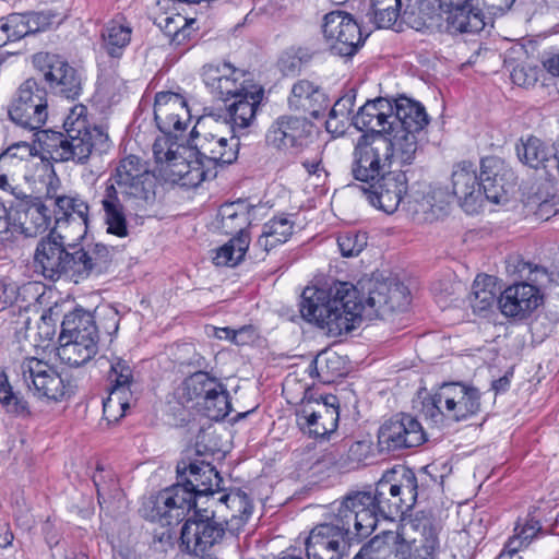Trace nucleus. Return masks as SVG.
Listing matches in <instances>:
<instances>
[{"mask_svg": "<svg viewBox=\"0 0 559 559\" xmlns=\"http://www.w3.org/2000/svg\"><path fill=\"white\" fill-rule=\"evenodd\" d=\"M443 8L447 9L445 31L449 34L478 33L484 29V13L474 2Z\"/></svg>", "mask_w": 559, "mask_h": 559, "instance_id": "2f4dec72", "label": "nucleus"}, {"mask_svg": "<svg viewBox=\"0 0 559 559\" xmlns=\"http://www.w3.org/2000/svg\"><path fill=\"white\" fill-rule=\"evenodd\" d=\"M105 212L107 233L117 237H127L129 234L123 205L118 197V191L111 183H107L102 200Z\"/></svg>", "mask_w": 559, "mask_h": 559, "instance_id": "58836bf2", "label": "nucleus"}, {"mask_svg": "<svg viewBox=\"0 0 559 559\" xmlns=\"http://www.w3.org/2000/svg\"><path fill=\"white\" fill-rule=\"evenodd\" d=\"M48 86L53 94L75 100L82 93V79L78 70L70 64L63 69V74L48 83Z\"/></svg>", "mask_w": 559, "mask_h": 559, "instance_id": "a18cd8bd", "label": "nucleus"}, {"mask_svg": "<svg viewBox=\"0 0 559 559\" xmlns=\"http://www.w3.org/2000/svg\"><path fill=\"white\" fill-rule=\"evenodd\" d=\"M8 114L22 128L39 129L48 117L46 90L35 79H27L20 85Z\"/></svg>", "mask_w": 559, "mask_h": 559, "instance_id": "ddd939ff", "label": "nucleus"}, {"mask_svg": "<svg viewBox=\"0 0 559 559\" xmlns=\"http://www.w3.org/2000/svg\"><path fill=\"white\" fill-rule=\"evenodd\" d=\"M439 397L444 399L448 420L463 421L477 415L481 407L480 391L462 381L442 382Z\"/></svg>", "mask_w": 559, "mask_h": 559, "instance_id": "6ab92c4d", "label": "nucleus"}, {"mask_svg": "<svg viewBox=\"0 0 559 559\" xmlns=\"http://www.w3.org/2000/svg\"><path fill=\"white\" fill-rule=\"evenodd\" d=\"M386 135L364 132L355 142L352 153L350 174L359 185L373 181L391 169L392 158Z\"/></svg>", "mask_w": 559, "mask_h": 559, "instance_id": "6e6552de", "label": "nucleus"}, {"mask_svg": "<svg viewBox=\"0 0 559 559\" xmlns=\"http://www.w3.org/2000/svg\"><path fill=\"white\" fill-rule=\"evenodd\" d=\"M543 301L536 285L522 282L507 287L500 293L498 308L508 318L523 320L530 317Z\"/></svg>", "mask_w": 559, "mask_h": 559, "instance_id": "412c9836", "label": "nucleus"}, {"mask_svg": "<svg viewBox=\"0 0 559 559\" xmlns=\"http://www.w3.org/2000/svg\"><path fill=\"white\" fill-rule=\"evenodd\" d=\"M538 512V507L531 506L526 515L523 518L520 516L516 520L514 534L508 539L501 556L504 554L513 556L521 549L528 547L533 540L546 534L540 523Z\"/></svg>", "mask_w": 559, "mask_h": 559, "instance_id": "c85d7f7f", "label": "nucleus"}, {"mask_svg": "<svg viewBox=\"0 0 559 559\" xmlns=\"http://www.w3.org/2000/svg\"><path fill=\"white\" fill-rule=\"evenodd\" d=\"M425 135L413 134L412 132L389 131L386 142L390 144L392 162L396 160L402 166L411 165L421 151V142Z\"/></svg>", "mask_w": 559, "mask_h": 559, "instance_id": "4c0bfd02", "label": "nucleus"}, {"mask_svg": "<svg viewBox=\"0 0 559 559\" xmlns=\"http://www.w3.org/2000/svg\"><path fill=\"white\" fill-rule=\"evenodd\" d=\"M368 535L358 527L357 514L340 501L330 521L317 524L305 540L308 559H343L353 545L360 544Z\"/></svg>", "mask_w": 559, "mask_h": 559, "instance_id": "0eeeda50", "label": "nucleus"}, {"mask_svg": "<svg viewBox=\"0 0 559 559\" xmlns=\"http://www.w3.org/2000/svg\"><path fill=\"white\" fill-rule=\"evenodd\" d=\"M322 33L332 55L352 58L364 46L360 25L345 11H331L323 17Z\"/></svg>", "mask_w": 559, "mask_h": 559, "instance_id": "9b49d317", "label": "nucleus"}, {"mask_svg": "<svg viewBox=\"0 0 559 559\" xmlns=\"http://www.w3.org/2000/svg\"><path fill=\"white\" fill-rule=\"evenodd\" d=\"M311 123L306 118L282 116L265 134L267 145L278 150H300L311 132Z\"/></svg>", "mask_w": 559, "mask_h": 559, "instance_id": "4be33fe9", "label": "nucleus"}, {"mask_svg": "<svg viewBox=\"0 0 559 559\" xmlns=\"http://www.w3.org/2000/svg\"><path fill=\"white\" fill-rule=\"evenodd\" d=\"M368 243L366 231L348 229L338 233L337 246L340 252L345 258L357 257Z\"/></svg>", "mask_w": 559, "mask_h": 559, "instance_id": "4d7b16f0", "label": "nucleus"}, {"mask_svg": "<svg viewBox=\"0 0 559 559\" xmlns=\"http://www.w3.org/2000/svg\"><path fill=\"white\" fill-rule=\"evenodd\" d=\"M313 57V52L306 47H290L278 59V68L286 76L298 74Z\"/></svg>", "mask_w": 559, "mask_h": 559, "instance_id": "603ef678", "label": "nucleus"}, {"mask_svg": "<svg viewBox=\"0 0 559 559\" xmlns=\"http://www.w3.org/2000/svg\"><path fill=\"white\" fill-rule=\"evenodd\" d=\"M11 21H13L11 26L19 40L29 34L43 31L48 25L47 17L43 13H12Z\"/></svg>", "mask_w": 559, "mask_h": 559, "instance_id": "864d4df0", "label": "nucleus"}, {"mask_svg": "<svg viewBox=\"0 0 559 559\" xmlns=\"http://www.w3.org/2000/svg\"><path fill=\"white\" fill-rule=\"evenodd\" d=\"M513 179V173L497 157L483 158L479 175L473 162L461 160L453 165L452 195L457 198V203L466 213L472 214L481 205L483 197L493 203H500Z\"/></svg>", "mask_w": 559, "mask_h": 559, "instance_id": "39448f33", "label": "nucleus"}, {"mask_svg": "<svg viewBox=\"0 0 559 559\" xmlns=\"http://www.w3.org/2000/svg\"><path fill=\"white\" fill-rule=\"evenodd\" d=\"M13 212L7 210L4 204L0 201V242L7 243L13 241L14 231L12 228Z\"/></svg>", "mask_w": 559, "mask_h": 559, "instance_id": "69168bd1", "label": "nucleus"}, {"mask_svg": "<svg viewBox=\"0 0 559 559\" xmlns=\"http://www.w3.org/2000/svg\"><path fill=\"white\" fill-rule=\"evenodd\" d=\"M374 11L373 22L378 28H391L397 21L399 8L394 3H389L385 7H378V3H372Z\"/></svg>", "mask_w": 559, "mask_h": 559, "instance_id": "680f3d73", "label": "nucleus"}, {"mask_svg": "<svg viewBox=\"0 0 559 559\" xmlns=\"http://www.w3.org/2000/svg\"><path fill=\"white\" fill-rule=\"evenodd\" d=\"M229 392L221 384V388L215 391L205 402H198L206 412V416L211 419H224L231 411V403L229 400Z\"/></svg>", "mask_w": 559, "mask_h": 559, "instance_id": "5fc2aeb1", "label": "nucleus"}, {"mask_svg": "<svg viewBox=\"0 0 559 559\" xmlns=\"http://www.w3.org/2000/svg\"><path fill=\"white\" fill-rule=\"evenodd\" d=\"M393 98L377 97L368 99L352 117V123L359 131L380 132L384 135L389 133L385 128L390 127Z\"/></svg>", "mask_w": 559, "mask_h": 559, "instance_id": "b1692460", "label": "nucleus"}, {"mask_svg": "<svg viewBox=\"0 0 559 559\" xmlns=\"http://www.w3.org/2000/svg\"><path fill=\"white\" fill-rule=\"evenodd\" d=\"M249 246L250 237L234 236L216 250L213 263L217 266L234 267L243 260Z\"/></svg>", "mask_w": 559, "mask_h": 559, "instance_id": "79ce46f5", "label": "nucleus"}, {"mask_svg": "<svg viewBox=\"0 0 559 559\" xmlns=\"http://www.w3.org/2000/svg\"><path fill=\"white\" fill-rule=\"evenodd\" d=\"M262 97V88L247 90L239 97L226 104L227 115L225 120L230 124L233 133L245 130L253 122Z\"/></svg>", "mask_w": 559, "mask_h": 559, "instance_id": "c756f323", "label": "nucleus"}, {"mask_svg": "<svg viewBox=\"0 0 559 559\" xmlns=\"http://www.w3.org/2000/svg\"><path fill=\"white\" fill-rule=\"evenodd\" d=\"M242 72L230 63L205 64L202 69V78L210 93L222 99L225 104L239 97L247 91Z\"/></svg>", "mask_w": 559, "mask_h": 559, "instance_id": "aec40b11", "label": "nucleus"}, {"mask_svg": "<svg viewBox=\"0 0 559 559\" xmlns=\"http://www.w3.org/2000/svg\"><path fill=\"white\" fill-rule=\"evenodd\" d=\"M217 503L231 512L229 518L224 519L230 532L238 531L248 521L253 511V504L249 496L241 489H231L228 492L222 493L217 499Z\"/></svg>", "mask_w": 559, "mask_h": 559, "instance_id": "e433bc0d", "label": "nucleus"}, {"mask_svg": "<svg viewBox=\"0 0 559 559\" xmlns=\"http://www.w3.org/2000/svg\"><path fill=\"white\" fill-rule=\"evenodd\" d=\"M519 160L531 168L544 169L551 176L550 158L554 157L555 147L547 145L536 136L520 139L515 146Z\"/></svg>", "mask_w": 559, "mask_h": 559, "instance_id": "473e14b6", "label": "nucleus"}, {"mask_svg": "<svg viewBox=\"0 0 559 559\" xmlns=\"http://www.w3.org/2000/svg\"><path fill=\"white\" fill-rule=\"evenodd\" d=\"M14 201L10 209L13 212L12 228L15 234L25 237H37L45 233L51 222L50 210L40 198L25 193L23 190H13Z\"/></svg>", "mask_w": 559, "mask_h": 559, "instance_id": "2eb2a0df", "label": "nucleus"}, {"mask_svg": "<svg viewBox=\"0 0 559 559\" xmlns=\"http://www.w3.org/2000/svg\"><path fill=\"white\" fill-rule=\"evenodd\" d=\"M423 414L435 424H443L448 419L444 399L439 397V389L423 401Z\"/></svg>", "mask_w": 559, "mask_h": 559, "instance_id": "052dcab7", "label": "nucleus"}, {"mask_svg": "<svg viewBox=\"0 0 559 559\" xmlns=\"http://www.w3.org/2000/svg\"><path fill=\"white\" fill-rule=\"evenodd\" d=\"M258 206L247 200H237L221 206V229L226 235L250 237L248 227L255 218Z\"/></svg>", "mask_w": 559, "mask_h": 559, "instance_id": "bb28decb", "label": "nucleus"}, {"mask_svg": "<svg viewBox=\"0 0 559 559\" xmlns=\"http://www.w3.org/2000/svg\"><path fill=\"white\" fill-rule=\"evenodd\" d=\"M288 104L292 109L318 119L328 108L329 98L319 85L308 80H299L292 87Z\"/></svg>", "mask_w": 559, "mask_h": 559, "instance_id": "a878e982", "label": "nucleus"}, {"mask_svg": "<svg viewBox=\"0 0 559 559\" xmlns=\"http://www.w3.org/2000/svg\"><path fill=\"white\" fill-rule=\"evenodd\" d=\"M362 293L348 282H335L329 288L306 287L299 311L304 320L326 329L332 336L347 334L364 320L383 319L403 311L411 302L409 290L403 283L369 281Z\"/></svg>", "mask_w": 559, "mask_h": 559, "instance_id": "f257e3e1", "label": "nucleus"}, {"mask_svg": "<svg viewBox=\"0 0 559 559\" xmlns=\"http://www.w3.org/2000/svg\"><path fill=\"white\" fill-rule=\"evenodd\" d=\"M197 23L193 17H183L181 14L167 16L165 19V32L171 36V41L176 45H182L190 39L192 25Z\"/></svg>", "mask_w": 559, "mask_h": 559, "instance_id": "13d9d810", "label": "nucleus"}, {"mask_svg": "<svg viewBox=\"0 0 559 559\" xmlns=\"http://www.w3.org/2000/svg\"><path fill=\"white\" fill-rule=\"evenodd\" d=\"M369 203L388 213H394L407 192V177L402 170L391 169L374 178L373 181L356 185Z\"/></svg>", "mask_w": 559, "mask_h": 559, "instance_id": "f3484780", "label": "nucleus"}, {"mask_svg": "<svg viewBox=\"0 0 559 559\" xmlns=\"http://www.w3.org/2000/svg\"><path fill=\"white\" fill-rule=\"evenodd\" d=\"M418 498L415 472L399 465L385 471L381 478L366 490H355L342 498L346 509L357 514L358 527L370 536L381 520L395 521L409 513Z\"/></svg>", "mask_w": 559, "mask_h": 559, "instance_id": "f03ea898", "label": "nucleus"}, {"mask_svg": "<svg viewBox=\"0 0 559 559\" xmlns=\"http://www.w3.org/2000/svg\"><path fill=\"white\" fill-rule=\"evenodd\" d=\"M19 286L8 280H0V311L11 307L17 299Z\"/></svg>", "mask_w": 559, "mask_h": 559, "instance_id": "338daca9", "label": "nucleus"}, {"mask_svg": "<svg viewBox=\"0 0 559 559\" xmlns=\"http://www.w3.org/2000/svg\"><path fill=\"white\" fill-rule=\"evenodd\" d=\"M177 481L162 490L152 501L146 515L151 521L163 526H171L183 521L198 500L214 497L225 489L221 486L223 478L216 468L204 459L182 457L176 467Z\"/></svg>", "mask_w": 559, "mask_h": 559, "instance_id": "7ed1b4c3", "label": "nucleus"}, {"mask_svg": "<svg viewBox=\"0 0 559 559\" xmlns=\"http://www.w3.org/2000/svg\"><path fill=\"white\" fill-rule=\"evenodd\" d=\"M32 155L33 147L28 143H14L0 154V166H2V168H10L11 166L21 164Z\"/></svg>", "mask_w": 559, "mask_h": 559, "instance_id": "bf43d9fd", "label": "nucleus"}, {"mask_svg": "<svg viewBox=\"0 0 559 559\" xmlns=\"http://www.w3.org/2000/svg\"><path fill=\"white\" fill-rule=\"evenodd\" d=\"M404 544L393 532L377 535L361 546L353 559H404Z\"/></svg>", "mask_w": 559, "mask_h": 559, "instance_id": "72a5a7b5", "label": "nucleus"}, {"mask_svg": "<svg viewBox=\"0 0 559 559\" xmlns=\"http://www.w3.org/2000/svg\"><path fill=\"white\" fill-rule=\"evenodd\" d=\"M119 313L115 308L109 307L105 309L102 319V325L109 335L117 334L119 330Z\"/></svg>", "mask_w": 559, "mask_h": 559, "instance_id": "774afa93", "label": "nucleus"}, {"mask_svg": "<svg viewBox=\"0 0 559 559\" xmlns=\"http://www.w3.org/2000/svg\"><path fill=\"white\" fill-rule=\"evenodd\" d=\"M194 145L198 153L206 158L207 165L216 170L217 166L231 165L237 160L240 141L236 133L229 138L209 133Z\"/></svg>", "mask_w": 559, "mask_h": 559, "instance_id": "393cba45", "label": "nucleus"}, {"mask_svg": "<svg viewBox=\"0 0 559 559\" xmlns=\"http://www.w3.org/2000/svg\"><path fill=\"white\" fill-rule=\"evenodd\" d=\"M497 278L487 274H479L474 280L472 292L469 295V304L474 313L487 317L488 313L498 306Z\"/></svg>", "mask_w": 559, "mask_h": 559, "instance_id": "c9c22d12", "label": "nucleus"}, {"mask_svg": "<svg viewBox=\"0 0 559 559\" xmlns=\"http://www.w3.org/2000/svg\"><path fill=\"white\" fill-rule=\"evenodd\" d=\"M294 222L284 215L274 216L264 223L262 234L252 248L253 258L263 260L272 249L288 241L294 233Z\"/></svg>", "mask_w": 559, "mask_h": 559, "instance_id": "7c9ffc66", "label": "nucleus"}, {"mask_svg": "<svg viewBox=\"0 0 559 559\" xmlns=\"http://www.w3.org/2000/svg\"><path fill=\"white\" fill-rule=\"evenodd\" d=\"M0 404L5 411L15 416H28V403L13 391L8 376L3 369H0Z\"/></svg>", "mask_w": 559, "mask_h": 559, "instance_id": "3c124183", "label": "nucleus"}, {"mask_svg": "<svg viewBox=\"0 0 559 559\" xmlns=\"http://www.w3.org/2000/svg\"><path fill=\"white\" fill-rule=\"evenodd\" d=\"M193 515L186 520L181 528V547L183 550L199 556L219 543L225 532L228 531L226 523L214 520L215 511L193 508Z\"/></svg>", "mask_w": 559, "mask_h": 559, "instance_id": "f8f14e48", "label": "nucleus"}, {"mask_svg": "<svg viewBox=\"0 0 559 559\" xmlns=\"http://www.w3.org/2000/svg\"><path fill=\"white\" fill-rule=\"evenodd\" d=\"M426 441L427 437L421 424L405 413L385 420L378 430V448L381 453L416 448Z\"/></svg>", "mask_w": 559, "mask_h": 559, "instance_id": "4468645a", "label": "nucleus"}, {"mask_svg": "<svg viewBox=\"0 0 559 559\" xmlns=\"http://www.w3.org/2000/svg\"><path fill=\"white\" fill-rule=\"evenodd\" d=\"M323 403L317 407L304 405L296 409V423L299 429L311 438H326L335 432L340 419V402L336 395H320Z\"/></svg>", "mask_w": 559, "mask_h": 559, "instance_id": "dca6fc26", "label": "nucleus"}, {"mask_svg": "<svg viewBox=\"0 0 559 559\" xmlns=\"http://www.w3.org/2000/svg\"><path fill=\"white\" fill-rule=\"evenodd\" d=\"M185 153H189V175L187 180V187H198L204 180L216 177V170L207 165L205 157L198 153L195 145L192 147H181Z\"/></svg>", "mask_w": 559, "mask_h": 559, "instance_id": "8fccbe9b", "label": "nucleus"}, {"mask_svg": "<svg viewBox=\"0 0 559 559\" xmlns=\"http://www.w3.org/2000/svg\"><path fill=\"white\" fill-rule=\"evenodd\" d=\"M170 145L167 151L160 147L159 143L154 144V156L157 163L162 164L160 170L167 176V179L173 182H181L182 186H187L189 175V153L185 151L179 152L173 150Z\"/></svg>", "mask_w": 559, "mask_h": 559, "instance_id": "f704fd0d", "label": "nucleus"}, {"mask_svg": "<svg viewBox=\"0 0 559 559\" xmlns=\"http://www.w3.org/2000/svg\"><path fill=\"white\" fill-rule=\"evenodd\" d=\"M108 380L110 383V396L108 401L104 403L103 411L107 419L110 420L109 417L107 416V413L108 409L111 407L114 396L117 397L118 404L123 413L129 407V403L124 395L127 393H131V388L135 382L133 368L131 364L121 357H114L110 360V371Z\"/></svg>", "mask_w": 559, "mask_h": 559, "instance_id": "cd10ccee", "label": "nucleus"}, {"mask_svg": "<svg viewBox=\"0 0 559 559\" xmlns=\"http://www.w3.org/2000/svg\"><path fill=\"white\" fill-rule=\"evenodd\" d=\"M107 183L114 185L118 193L134 200L139 205L155 202L157 179L148 169L147 163L139 156L129 155L122 158Z\"/></svg>", "mask_w": 559, "mask_h": 559, "instance_id": "1a4fd4ad", "label": "nucleus"}, {"mask_svg": "<svg viewBox=\"0 0 559 559\" xmlns=\"http://www.w3.org/2000/svg\"><path fill=\"white\" fill-rule=\"evenodd\" d=\"M98 352L96 343L82 344L75 342V344L67 342H59L57 348L58 358L70 367H80L88 362Z\"/></svg>", "mask_w": 559, "mask_h": 559, "instance_id": "37998d69", "label": "nucleus"}, {"mask_svg": "<svg viewBox=\"0 0 559 559\" xmlns=\"http://www.w3.org/2000/svg\"><path fill=\"white\" fill-rule=\"evenodd\" d=\"M98 334L94 316L84 310L83 308H75L73 311L67 313L61 323L60 335L69 334Z\"/></svg>", "mask_w": 559, "mask_h": 559, "instance_id": "c03bdc74", "label": "nucleus"}, {"mask_svg": "<svg viewBox=\"0 0 559 559\" xmlns=\"http://www.w3.org/2000/svg\"><path fill=\"white\" fill-rule=\"evenodd\" d=\"M392 107L390 127L385 130L425 135V128L429 123V118L425 107L419 102L400 96L393 98Z\"/></svg>", "mask_w": 559, "mask_h": 559, "instance_id": "5701e85b", "label": "nucleus"}, {"mask_svg": "<svg viewBox=\"0 0 559 559\" xmlns=\"http://www.w3.org/2000/svg\"><path fill=\"white\" fill-rule=\"evenodd\" d=\"M453 194V190L449 191L447 187H438L431 193V207L433 211L444 212L447 206L453 202H457V198Z\"/></svg>", "mask_w": 559, "mask_h": 559, "instance_id": "0e129e2a", "label": "nucleus"}, {"mask_svg": "<svg viewBox=\"0 0 559 559\" xmlns=\"http://www.w3.org/2000/svg\"><path fill=\"white\" fill-rule=\"evenodd\" d=\"M131 34L132 28L123 17L109 21L102 32L104 49L111 58H121L130 44Z\"/></svg>", "mask_w": 559, "mask_h": 559, "instance_id": "ea45409f", "label": "nucleus"}, {"mask_svg": "<svg viewBox=\"0 0 559 559\" xmlns=\"http://www.w3.org/2000/svg\"><path fill=\"white\" fill-rule=\"evenodd\" d=\"M221 382L209 376L207 372L199 371L190 376L186 382V391L190 400L205 402L217 389Z\"/></svg>", "mask_w": 559, "mask_h": 559, "instance_id": "49530a36", "label": "nucleus"}, {"mask_svg": "<svg viewBox=\"0 0 559 559\" xmlns=\"http://www.w3.org/2000/svg\"><path fill=\"white\" fill-rule=\"evenodd\" d=\"M372 454V441L364 439L353 442L347 451V457L352 463L359 464Z\"/></svg>", "mask_w": 559, "mask_h": 559, "instance_id": "e2e57ef3", "label": "nucleus"}, {"mask_svg": "<svg viewBox=\"0 0 559 559\" xmlns=\"http://www.w3.org/2000/svg\"><path fill=\"white\" fill-rule=\"evenodd\" d=\"M16 374L39 400L60 402L73 393L53 366L36 357L24 358L16 367Z\"/></svg>", "mask_w": 559, "mask_h": 559, "instance_id": "9d476101", "label": "nucleus"}, {"mask_svg": "<svg viewBox=\"0 0 559 559\" xmlns=\"http://www.w3.org/2000/svg\"><path fill=\"white\" fill-rule=\"evenodd\" d=\"M85 111L84 106H75L63 122L64 132H43L39 139L43 158L85 164L93 152L102 154L109 150L108 134L100 127H91L84 116Z\"/></svg>", "mask_w": 559, "mask_h": 559, "instance_id": "423d86ee", "label": "nucleus"}, {"mask_svg": "<svg viewBox=\"0 0 559 559\" xmlns=\"http://www.w3.org/2000/svg\"><path fill=\"white\" fill-rule=\"evenodd\" d=\"M33 64L43 74L47 84L63 74V69L70 66L64 57L47 51L35 53Z\"/></svg>", "mask_w": 559, "mask_h": 559, "instance_id": "de8ad7c7", "label": "nucleus"}, {"mask_svg": "<svg viewBox=\"0 0 559 559\" xmlns=\"http://www.w3.org/2000/svg\"><path fill=\"white\" fill-rule=\"evenodd\" d=\"M33 64L43 74L47 84L63 74V69L70 66L64 57L47 51L35 53Z\"/></svg>", "mask_w": 559, "mask_h": 559, "instance_id": "09e8293b", "label": "nucleus"}, {"mask_svg": "<svg viewBox=\"0 0 559 559\" xmlns=\"http://www.w3.org/2000/svg\"><path fill=\"white\" fill-rule=\"evenodd\" d=\"M112 251L114 248L102 242L88 241L86 234L73 242H66L63 236L51 230L38 242L34 258L46 278L56 281L66 276L79 283L107 272Z\"/></svg>", "mask_w": 559, "mask_h": 559, "instance_id": "20e7f679", "label": "nucleus"}, {"mask_svg": "<svg viewBox=\"0 0 559 559\" xmlns=\"http://www.w3.org/2000/svg\"><path fill=\"white\" fill-rule=\"evenodd\" d=\"M190 110L186 98L174 92H158L154 102V120L169 140H177L186 130Z\"/></svg>", "mask_w": 559, "mask_h": 559, "instance_id": "a211bd4d", "label": "nucleus"}, {"mask_svg": "<svg viewBox=\"0 0 559 559\" xmlns=\"http://www.w3.org/2000/svg\"><path fill=\"white\" fill-rule=\"evenodd\" d=\"M92 480L96 487L97 500L100 507L119 495L120 489L115 475L111 472H106L100 465H97Z\"/></svg>", "mask_w": 559, "mask_h": 559, "instance_id": "6e6d98bb", "label": "nucleus"}, {"mask_svg": "<svg viewBox=\"0 0 559 559\" xmlns=\"http://www.w3.org/2000/svg\"><path fill=\"white\" fill-rule=\"evenodd\" d=\"M55 205L58 209V213L61 216L56 217V224H60L61 221H74L75 216L80 219L79 225L83 227V234H86L88 224V204L80 197H58L55 200Z\"/></svg>", "mask_w": 559, "mask_h": 559, "instance_id": "a19ab883", "label": "nucleus"}]
</instances>
